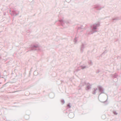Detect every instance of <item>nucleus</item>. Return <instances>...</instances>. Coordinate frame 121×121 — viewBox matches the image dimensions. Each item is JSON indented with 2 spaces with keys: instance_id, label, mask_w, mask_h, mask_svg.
<instances>
[{
  "instance_id": "obj_1",
  "label": "nucleus",
  "mask_w": 121,
  "mask_h": 121,
  "mask_svg": "<svg viewBox=\"0 0 121 121\" xmlns=\"http://www.w3.org/2000/svg\"><path fill=\"white\" fill-rule=\"evenodd\" d=\"M67 106L69 108H70V105L69 104L67 105Z\"/></svg>"
}]
</instances>
